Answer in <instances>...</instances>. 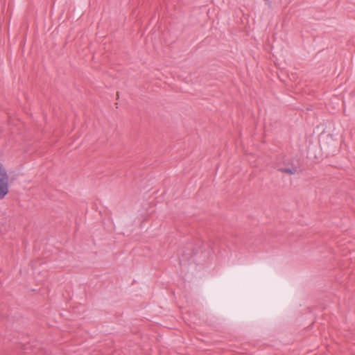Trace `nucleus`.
I'll list each match as a JSON object with an SVG mask.
<instances>
[{
    "label": "nucleus",
    "instance_id": "nucleus-1",
    "mask_svg": "<svg viewBox=\"0 0 355 355\" xmlns=\"http://www.w3.org/2000/svg\"><path fill=\"white\" fill-rule=\"evenodd\" d=\"M10 180L7 170L0 162V200H3L9 192Z\"/></svg>",
    "mask_w": 355,
    "mask_h": 355
},
{
    "label": "nucleus",
    "instance_id": "nucleus-2",
    "mask_svg": "<svg viewBox=\"0 0 355 355\" xmlns=\"http://www.w3.org/2000/svg\"><path fill=\"white\" fill-rule=\"evenodd\" d=\"M280 171L292 175V174H294L297 171V169L295 168H283L280 169Z\"/></svg>",
    "mask_w": 355,
    "mask_h": 355
}]
</instances>
